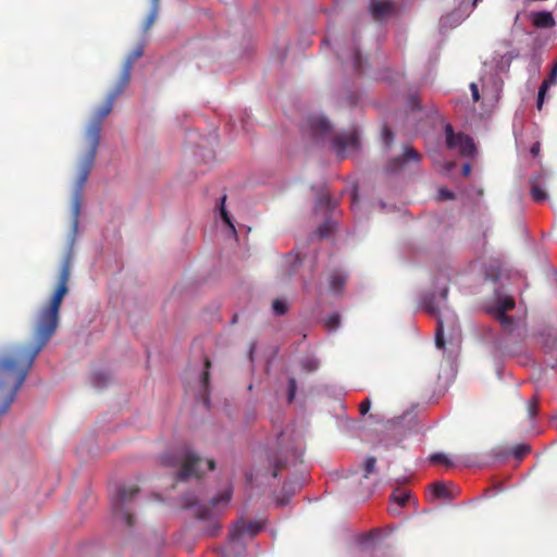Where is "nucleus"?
Returning a JSON list of instances; mask_svg holds the SVG:
<instances>
[{
  "instance_id": "nucleus-1",
  "label": "nucleus",
  "mask_w": 557,
  "mask_h": 557,
  "mask_svg": "<svg viewBox=\"0 0 557 557\" xmlns=\"http://www.w3.org/2000/svg\"><path fill=\"white\" fill-rule=\"evenodd\" d=\"M72 258L73 249L71 247L63 259L58 285L49 302L37 314L33 343L15 345L0 357V417L10 409L33 368L36 357L57 331L60 308L63 298L69 293Z\"/></svg>"
},
{
  "instance_id": "nucleus-2",
  "label": "nucleus",
  "mask_w": 557,
  "mask_h": 557,
  "mask_svg": "<svg viewBox=\"0 0 557 557\" xmlns=\"http://www.w3.org/2000/svg\"><path fill=\"white\" fill-rule=\"evenodd\" d=\"M125 88L126 87L116 83L114 88L108 94L104 104L96 110L95 115L84 135L85 151L82 158L95 161L100 144L103 120L111 113L115 100L125 90Z\"/></svg>"
},
{
  "instance_id": "nucleus-3",
  "label": "nucleus",
  "mask_w": 557,
  "mask_h": 557,
  "mask_svg": "<svg viewBox=\"0 0 557 557\" xmlns=\"http://www.w3.org/2000/svg\"><path fill=\"white\" fill-rule=\"evenodd\" d=\"M162 463L165 467L178 468L176 479L185 481L191 476L199 478L202 475V459L191 453L188 448H177L162 457Z\"/></svg>"
},
{
  "instance_id": "nucleus-4",
  "label": "nucleus",
  "mask_w": 557,
  "mask_h": 557,
  "mask_svg": "<svg viewBox=\"0 0 557 557\" xmlns=\"http://www.w3.org/2000/svg\"><path fill=\"white\" fill-rule=\"evenodd\" d=\"M278 450L269 454V462L272 468V476L276 478L283 469L287 468L289 462H297L302 450L298 446L283 447L284 434H280L278 438Z\"/></svg>"
},
{
  "instance_id": "nucleus-5",
  "label": "nucleus",
  "mask_w": 557,
  "mask_h": 557,
  "mask_svg": "<svg viewBox=\"0 0 557 557\" xmlns=\"http://www.w3.org/2000/svg\"><path fill=\"white\" fill-rule=\"evenodd\" d=\"M94 160L82 158L78 163V175L75 182V190L72 201V213H73V228L76 231L78 226V219L81 214L82 196L85 184L88 176L94 168Z\"/></svg>"
},
{
  "instance_id": "nucleus-6",
  "label": "nucleus",
  "mask_w": 557,
  "mask_h": 557,
  "mask_svg": "<svg viewBox=\"0 0 557 557\" xmlns=\"http://www.w3.org/2000/svg\"><path fill=\"white\" fill-rule=\"evenodd\" d=\"M138 493L139 488L135 485L121 486L112 499V510L115 518L123 520L127 527L134 525V517L124 508V506L131 502Z\"/></svg>"
},
{
  "instance_id": "nucleus-7",
  "label": "nucleus",
  "mask_w": 557,
  "mask_h": 557,
  "mask_svg": "<svg viewBox=\"0 0 557 557\" xmlns=\"http://www.w3.org/2000/svg\"><path fill=\"white\" fill-rule=\"evenodd\" d=\"M445 135L448 148L457 149L462 156H471L474 152L475 147L472 138L462 133L455 134L450 124L445 126Z\"/></svg>"
},
{
  "instance_id": "nucleus-8",
  "label": "nucleus",
  "mask_w": 557,
  "mask_h": 557,
  "mask_svg": "<svg viewBox=\"0 0 557 557\" xmlns=\"http://www.w3.org/2000/svg\"><path fill=\"white\" fill-rule=\"evenodd\" d=\"M369 11L376 22H384L387 18L397 15L398 8L391 0H370Z\"/></svg>"
},
{
  "instance_id": "nucleus-9",
  "label": "nucleus",
  "mask_w": 557,
  "mask_h": 557,
  "mask_svg": "<svg viewBox=\"0 0 557 557\" xmlns=\"http://www.w3.org/2000/svg\"><path fill=\"white\" fill-rule=\"evenodd\" d=\"M421 161V154L411 146H405L401 156L395 157L386 164V171L395 173L407 163L418 164Z\"/></svg>"
},
{
  "instance_id": "nucleus-10",
  "label": "nucleus",
  "mask_w": 557,
  "mask_h": 557,
  "mask_svg": "<svg viewBox=\"0 0 557 557\" xmlns=\"http://www.w3.org/2000/svg\"><path fill=\"white\" fill-rule=\"evenodd\" d=\"M332 145L337 156L339 158H345L347 150H356L358 148V135L356 132L336 135Z\"/></svg>"
},
{
  "instance_id": "nucleus-11",
  "label": "nucleus",
  "mask_w": 557,
  "mask_h": 557,
  "mask_svg": "<svg viewBox=\"0 0 557 557\" xmlns=\"http://www.w3.org/2000/svg\"><path fill=\"white\" fill-rule=\"evenodd\" d=\"M144 53V49L141 46L135 48L126 58L125 62H124V65H123V69H122V72H121V75H120V78L117 81V83L121 85V86H124V87H127L128 84H129V81H131V75H132V70H133V65L134 63L139 59L141 58Z\"/></svg>"
},
{
  "instance_id": "nucleus-12",
  "label": "nucleus",
  "mask_w": 557,
  "mask_h": 557,
  "mask_svg": "<svg viewBox=\"0 0 557 557\" xmlns=\"http://www.w3.org/2000/svg\"><path fill=\"white\" fill-rule=\"evenodd\" d=\"M261 530V525L258 522H245L243 520L236 522L231 530V537L233 540H239L245 535L255 536Z\"/></svg>"
},
{
  "instance_id": "nucleus-13",
  "label": "nucleus",
  "mask_w": 557,
  "mask_h": 557,
  "mask_svg": "<svg viewBox=\"0 0 557 557\" xmlns=\"http://www.w3.org/2000/svg\"><path fill=\"white\" fill-rule=\"evenodd\" d=\"M308 126L314 137H323L332 132L331 123L322 115L309 116Z\"/></svg>"
},
{
  "instance_id": "nucleus-14",
  "label": "nucleus",
  "mask_w": 557,
  "mask_h": 557,
  "mask_svg": "<svg viewBox=\"0 0 557 557\" xmlns=\"http://www.w3.org/2000/svg\"><path fill=\"white\" fill-rule=\"evenodd\" d=\"M348 280V274L339 269H334L329 274V288L333 294L343 293Z\"/></svg>"
},
{
  "instance_id": "nucleus-15",
  "label": "nucleus",
  "mask_w": 557,
  "mask_h": 557,
  "mask_svg": "<svg viewBox=\"0 0 557 557\" xmlns=\"http://www.w3.org/2000/svg\"><path fill=\"white\" fill-rule=\"evenodd\" d=\"M531 21L534 27L541 29L553 28L556 25L554 15L549 11L532 12Z\"/></svg>"
},
{
  "instance_id": "nucleus-16",
  "label": "nucleus",
  "mask_w": 557,
  "mask_h": 557,
  "mask_svg": "<svg viewBox=\"0 0 557 557\" xmlns=\"http://www.w3.org/2000/svg\"><path fill=\"white\" fill-rule=\"evenodd\" d=\"M557 84V62L554 64L548 77L543 81L537 94L536 108L542 110L545 95L552 85Z\"/></svg>"
},
{
  "instance_id": "nucleus-17",
  "label": "nucleus",
  "mask_w": 557,
  "mask_h": 557,
  "mask_svg": "<svg viewBox=\"0 0 557 557\" xmlns=\"http://www.w3.org/2000/svg\"><path fill=\"white\" fill-rule=\"evenodd\" d=\"M516 302L510 296L500 297L497 304L488 310V312L493 315L504 313L506 314L508 311L515 309Z\"/></svg>"
},
{
  "instance_id": "nucleus-18",
  "label": "nucleus",
  "mask_w": 557,
  "mask_h": 557,
  "mask_svg": "<svg viewBox=\"0 0 557 557\" xmlns=\"http://www.w3.org/2000/svg\"><path fill=\"white\" fill-rule=\"evenodd\" d=\"M541 342L547 350L557 349V330L548 329L541 334Z\"/></svg>"
},
{
  "instance_id": "nucleus-19",
  "label": "nucleus",
  "mask_w": 557,
  "mask_h": 557,
  "mask_svg": "<svg viewBox=\"0 0 557 557\" xmlns=\"http://www.w3.org/2000/svg\"><path fill=\"white\" fill-rule=\"evenodd\" d=\"M411 497V492L409 490L396 488L391 495V499L397 504L399 507H404L407 505Z\"/></svg>"
},
{
  "instance_id": "nucleus-20",
  "label": "nucleus",
  "mask_w": 557,
  "mask_h": 557,
  "mask_svg": "<svg viewBox=\"0 0 557 557\" xmlns=\"http://www.w3.org/2000/svg\"><path fill=\"white\" fill-rule=\"evenodd\" d=\"M531 196L536 202H543L547 199L546 191L536 180L531 181Z\"/></svg>"
},
{
  "instance_id": "nucleus-21",
  "label": "nucleus",
  "mask_w": 557,
  "mask_h": 557,
  "mask_svg": "<svg viewBox=\"0 0 557 557\" xmlns=\"http://www.w3.org/2000/svg\"><path fill=\"white\" fill-rule=\"evenodd\" d=\"M285 263L288 265V269L286 270V276L292 277L296 270L301 265V260L297 255L294 256L293 253H288L285 257Z\"/></svg>"
},
{
  "instance_id": "nucleus-22",
  "label": "nucleus",
  "mask_w": 557,
  "mask_h": 557,
  "mask_svg": "<svg viewBox=\"0 0 557 557\" xmlns=\"http://www.w3.org/2000/svg\"><path fill=\"white\" fill-rule=\"evenodd\" d=\"M159 1L160 0H151V10L146 17L145 24H144V30L147 32L156 22L158 11H159Z\"/></svg>"
},
{
  "instance_id": "nucleus-23",
  "label": "nucleus",
  "mask_w": 557,
  "mask_h": 557,
  "mask_svg": "<svg viewBox=\"0 0 557 557\" xmlns=\"http://www.w3.org/2000/svg\"><path fill=\"white\" fill-rule=\"evenodd\" d=\"M494 318L499 322L505 331L511 332L513 330L515 321L512 317H509L507 313H499L494 315Z\"/></svg>"
},
{
  "instance_id": "nucleus-24",
  "label": "nucleus",
  "mask_w": 557,
  "mask_h": 557,
  "mask_svg": "<svg viewBox=\"0 0 557 557\" xmlns=\"http://www.w3.org/2000/svg\"><path fill=\"white\" fill-rule=\"evenodd\" d=\"M423 308L434 317L438 315L440 309L437 306H435V299L434 296H426L422 300Z\"/></svg>"
},
{
  "instance_id": "nucleus-25",
  "label": "nucleus",
  "mask_w": 557,
  "mask_h": 557,
  "mask_svg": "<svg viewBox=\"0 0 557 557\" xmlns=\"http://www.w3.org/2000/svg\"><path fill=\"white\" fill-rule=\"evenodd\" d=\"M432 494L437 498H447L449 493L447 487L442 482H435L431 485Z\"/></svg>"
},
{
  "instance_id": "nucleus-26",
  "label": "nucleus",
  "mask_w": 557,
  "mask_h": 557,
  "mask_svg": "<svg viewBox=\"0 0 557 557\" xmlns=\"http://www.w3.org/2000/svg\"><path fill=\"white\" fill-rule=\"evenodd\" d=\"M435 343H436V346L438 348H444L445 347L443 320L440 317H437Z\"/></svg>"
},
{
  "instance_id": "nucleus-27",
  "label": "nucleus",
  "mask_w": 557,
  "mask_h": 557,
  "mask_svg": "<svg viewBox=\"0 0 557 557\" xmlns=\"http://www.w3.org/2000/svg\"><path fill=\"white\" fill-rule=\"evenodd\" d=\"M375 466H376V458L375 457H368L364 462H363V471H364V474H363V478L368 479L369 475L374 471L375 469Z\"/></svg>"
},
{
  "instance_id": "nucleus-28",
  "label": "nucleus",
  "mask_w": 557,
  "mask_h": 557,
  "mask_svg": "<svg viewBox=\"0 0 557 557\" xmlns=\"http://www.w3.org/2000/svg\"><path fill=\"white\" fill-rule=\"evenodd\" d=\"M225 200H226V196L224 195V196H222V198H221L220 215H221L222 220H223L226 224H228V225L232 227V230H233V231H235V227H234V225H233V224H232V222H231V218H230V215H228V212H227V211H226V209H225Z\"/></svg>"
},
{
  "instance_id": "nucleus-29",
  "label": "nucleus",
  "mask_w": 557,
  "mask_h": 557,
  "mask_svg": "<svg viewBox=\"0 0 557 557\" xmlns=\"http://www.w3.org/2000/svg\"><path fill=\"white\" fill-rule=\"evenodd\" d=\"M430 461L432 463H440L444 466H451V461L448 459V457L442 453H436L430 456Z\"/></svg>"
},
{
  "instance_id": "nucleus-30",
  "label": "nucleus",
  "mask_w": 557,
  "mask_h": 557,
  "mask_svg": "<svg viewBox=\"0 0 557 557\" xmlns=\"http://www.w3.org/2000/svg\"><path fill=\"white\" fill-rule=\"evenodd\" d=\"M531 451V447L525 444H519L515 446L513 448V456L517 459H522L524 456H527Z\"/></svg>"
},
{
  "instance_id": "nucleus-31",
  "label": "nucleus",
  "mask_w": 557,
  "mask_h": 557,
  "mask_svg": "<svg viewBox=\"0 0 557 557\" xmlns=\"http://www.w3.org/2000/svg\"><path fill=\"white\" fill-rule=\"evenodd\" d=\"M272 309L276 315H283L287 312V305L281 299H275L272 304Z\"/></svg>"
},
{
  "instance_id": "nucleus-32",
  "label": "nucleus",
  "mask_w": 557,
  "mask_h": 557,
  "mask_svg": "<svg viewBox=\"0 0 557 557\" xmlns=\"http://www.w3.org/2000/svg\"><path fill=\"white\" fill-rule=\"evenodd\" d=\"M341 324V317L337 313L331 314L325 320V325L329 330H336Z\"/></svg>"
},
{
  "instance_id": "nucleus-33",
  "label": "nucleus",
  "mask_w": 557,
  "mask_h": 557,
  "mask_svg": "<svg viewBox=\"0 0 557 557\" xmlns=\"http://www.w3.org/2000/svg\"><path fill=\"white\" fill-rule=\"evenodd\" d=\"M231 499V492L225 491L216 497H213L210 502L211 507H215L220 503H228Z\"/></svg>"
},
{
  "instance_id": "nucleus-34",
  "label": "nucleus",
  "mask_w": 557,
  "mask_h": 557,
  "mask_svg": "<svg viewBox=\"0 0 557 557\" xmlns=\"http://www.w3.org/2000/svg\"><path fill=\"white\" fill-rule=\"evenodd\" d=\"M528 414L532 419L537 414L539 406H537V399L536 397H533L529 400L527 406Z\"/></svg>"
},
{
  "instance_id": "nucleus-35",
  "label": "nucleus",
  "mask_w": 557,
  "mask_h": 557,
  "mask_svg": "<svg viewBox=\"0 0 557 557\" xmlns=\"http://www.w3.org/2000/svg\"><path fill=\"white\" fill-rule=\"evenodd\" d=\"M352 66L356 72H361L362 70V59L359 50L352 52Z\"/></svg>"
},
{
  "instance_id": "nucleus-36",
  "label": "nucleus",
  "mask_w": 557,
  "mask_h": 557,
  "mask_svg": "<svg viewBox=\"0 0 557 557\" xmlns=\"http://www.w3.org/2000/svg\"><path fill=\"white\" fill-rule=\"evenodd\" d=\"M296 391H297L296 379L290 377L288 380V395H287V398H288L289 403H292L295 399Z\"/></svg>"
},
{
  "instance_id": "nucleus-37",
  "label": "nucleus",
  "mask_w": 557,
  "mask_h": 557,
  "mask_svg": "<svg viewBox=\"0 0 557 557\" xmlns=\"http://www.w3.org/2000/svg\"><path fill=\"white\" fill-rule=\"evenodd\" d=\"M383 138L387 146H389L393 143L394 134L392 129L387 126H384L383 128Z\"/></svg>"
},
{
  "instance_id": "nucleus-38",
  "label": "nucleus",
  "mask_w": 557,
  "mask_h": 557,
  "mask_svg": "<svg viewBox=\"0 0 557 557\" xmlns=\"http://www.w3.org/2000/svg\"><path fill=\"white\" fill-rule=\"evenodd\" d=\"M205 367H206V371H203L201 379H202L203 386H207L208 382H209V376H210L208 369L211 367V362L208 358H206V360H205Z\"/></svg>"
},
{
  "instance_id": "nucleus-39",
  "label": "nucleus",
  "mask_w": 557,
  "mask_h": 557,
  "mask_svg": "<svg viewBox=\"0 0 557 557\" xmlns=\"http://www.w3.org/2000/svg\"><path fill=\"white\" fill-rule=\"evenodd\" d=\"M370 408H371V400H370V398H366L359 405L360 414L364 416L366 413L369 412Z\"/></svg>"
},
{
  "instance_id": "nucleus-40",
  "label": "nucleus",
  "mask_w": 557,
  "mask_h": 557,
  "mask_svg": "<svg viewBox=\"0 0 557 557\" xmlns=\"http://www.w3.org/2000/svg\"><path fill=\"white\" fill-rule=\"evenodd\" d=\"M196 515L199 519H207L210 517V509L205 506H201L197 509Z\"/></svg>"
},
{
  "instance_id": "nucleus-41",
  "label": "nucleus",
  "mask_w": 557,
  "mask_h": 557,
  "mask_svg": "<svg viewBox=\"0 0 557 557\" xmlns=\"http://www.w3.org/2000/svg\"><path fill=\"white\" fill-rule=\"evenodd\" d=\"M438 195H440V198L443 200L454 199V196H455L453 191L445 189V188L440 189Z\"/></svg>"
},
{
  "instance_id": "nucleus-42",
  "label": "nucleus",
  "mask_w": 557,
  "mask_h": 557,
  "mask_svg": "<svg viewBox=\"0 0 557 557\" xmlns=\"http://www.w3.org/2000/svg\"><path fill=\"white\" fill-rule=\"evenodd\" d=\"M94 380L97 386H101L108 381V375L104 373H96Z\"/></svg>"
},
{
  "instance_id": "nucleus-43",
  "label": "nucleus",
  "mask_w": 557,
  "mask_h": 557,
  "mask_svg": "<svg viewBox=\"0 0 557 557\" xmlns=\"http://www.w3.org/2000/svg\"><path fill=\"white\" fill-rule=\"evenodd\" d=\"M470 89H471V95H472L473 101L474 102L479 101L480 100V94H479L478 85L475 83H471L470 84Z\"/></svg>"
},
{
  "instance_id": "nucleus-44",
  "label": "nucleus",
  "mask_w": 557,
  "mask_h": 557,
  "mask_svg": "<svg viewBox=\"0 0 557 557\" xmlns=\"http://www.w3.org/2000/svg\"><path fill=\"white\" fill-rule=\"evenodd\" d=\"M320 206L325 205L327 208L332 206V200L327 195H323L320 197Z\"/></svg>"
},
{
  "instance_id": "nucleus-45",
  "label": "nucleus",
  "mask_w": 557,
  "mask_h": 557,
  "mask_svg": "<svg viewBox=\"0 0 557 557\" xmlns=\"http://www.w3.org/2000/svg\"><path fill=\"white\" fill-rule=\"evenodd\" d=\"M540 149H541L540 143H535L532 145L530 152L533 156H537L540 153Z\"/></svg>"
},
{
  "instance_id": "nucleus-46",
  "label": "nucleus",
  "mask_w": 557,
  "mask_h": 557,
  "mask_svg": "<svg viewBox=\"0 0 557 557\" xmlns=\"http://www.w3.org/2000/svg\"><path fill=\"white\" fill-rule=\"evenodd\" d=\"M461 172L463 176H468L471 173V165L469 163L463 164Z\"/></svg>"
},
{
  "instance_id": "nucleus-47",
  "label": "nucleus",
  "mask_w": 557,
  "mask_h": 557,
  "mask_svg": "<svg viewBox=\"0 0 557 557\" xmlns=\"http://www.w3.org/2000/svg\"><path fill=\"white\" fill-rule=\"evenodd\" d=\"M447 295H448V288H447V287H445V288H443V289H442V292H441V294H440V297H441V299H442L443 301H446V299H447Z\"/></svg>"
},
{
  "instance_id": "nucleus-48",
  "label": "nucleus",
  "mask_w": 557,
  "mask_h": 557,
  "mask_svg": "<svg viewBox=\"0 0 557 557\" xmlns=\"http://www.w3.org/2000/svg\"><path fill=\"white\" fill-rule=\"evenodd\" d=\"M206 465H207V470H209V471H211L215 468V462L212 459L207 460Z\"/></svg>"
},
{
  "instance_id": "nucleus-49",
  "label": "nucleus",
  "mask_w": 557,
  "mask_h": 557,
  "mask_svg": "<svg viewBox=\"0 0 557 557\" xmlns=\"http://www.w3.org/2000/svg\"><path fill=\"white\" fill-rule=\"evenodd\" d=\"M351 198H352V203H351V208L355 209V207L357 206V194L354 193L351 195Z\"/></svg>"
},
{
  "instance_id": "nucleus-50",
  "label": "nucleus",
  "mask_w": 557,
  "mask_h": 557,
  "mask_svg": "<svg viewBox=\"0 0 557 557\" xmlns=\"http://www.w3.org/2000/svg\"><path fill=\"white\" fill-rule=\"evenodd\" d=\"M196 505H197V502H196V500H193V502H186L184 506H185V507H187V508H189V507H194V506H196Z\"/></svg>"
},
{
  "instance_id": "nucleus-51",
  "label": "nucleus",
  "mask_w": 557,
  "mask_h": 557,
  "mask_svg": "<svg viewBox=\"0 0 557 557\" xmlns=\"http://www.w3.org/2000/svg\"><path fill=\"white\" fill-rule=\"evenodd\" d=\"M478 2H479V0H473V2H472V7H473V8H475V7H476V4H478Z\"/></svg>"
},
{
  "instance_id": "nucleus-52",
  "label": "nucleus",
  "mask_w": 557,
  "mask_h": 557,
  "mask_svg": "<svg viewBox=\"0 0 557 557\" xmlns=\"http://www.w3.org/2000/svg\"><path fill=\"white\" fill-rule=\"evenodd\" d=\"M391 511H392V512H395V511H397V509L392 507V508H391Z\"/></svg>"
},
{
  "instance_id": "nucleus-53",
  "label": "nucleus",
  "mask_w": 557,
  "mask_h": 557,
  "mask_svg": "<svg viewBox=\"0 0 557 557\" xmlns=\"http://www.w3.org/2000/svg\"><path fill=\"white\" fill-rule=\"evenodd\" d=\"M287 485H288V484H287V483H285V484L283 485V488H284V490H286V488H287Z\"/></svg>"
}]
</instances>
